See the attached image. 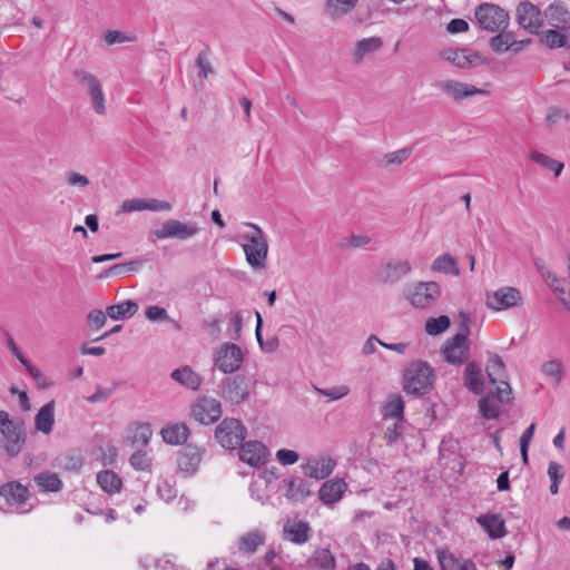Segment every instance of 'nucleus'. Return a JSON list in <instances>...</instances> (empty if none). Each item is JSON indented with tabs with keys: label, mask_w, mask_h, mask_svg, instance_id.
<instances>
[{
	"label": "nucleus",
	"mask_w": 570,
	"mask_h": 570,
	"mask_svg": "<svg viewBox=\"0 0 570 570\" xmlns=\"http://www.w3.org/2000/svg\"><path fill=\"white\" fill-rule=\"evenodd\" d=\"M24 368L29 373V375L37 381L39 387L47 389L49 386L47 377L42 375L41 371L38 367H36L29 362L27 365H24Z\"/></svg>",
	"instance_id": "338daca9"
},
{
	"label": "nucleus",
	"mask_w": 570,
	"mask_h": 570,
	"mask_svg": "<svg viewBox=\"0 0 570 570\" xmlns=\"http://www.w3.org/2000/svg\"><path fill=\"white\" fill-rule=\"evenodd\" d=\"M546 16L549 23L558 29H566L570 24V12L561 3H551L546 10Z\"/></svg>",
	"instance_id": "c85d7f7f"
},
{
	"label": "nucleus",
	"mask_w": 570,
	"mask_h": 570,
	"mask_svg": "<svg viewBox=\"0 0 570 570\" xmlns=\"http://www.w3.org/2000/svg\"><path fill=\"white\" fill-rule=\"evenodd\" d=\"M543 41L550 49L562 48L567 43V36L554 29H549L543 35Z\"/></svg>",
	"instance_id": "5fc2aeb1"
},
{
	"label": "nucleus",
	"mask_w": 570,
	"mask_h": 570,
	"mask_svg": "<svg viewBox=\"0 0 570 570\" xmlns=\"http://www.w3.org/2000/svg\"><path fill=\"white\" fill-rule=\"evenodd\" d=\"M130 465L137 471H149L151 468V458L144 450H137L129 458Z\"/></svg>",
	"instance_id": "603ef678"
},
{
	"label": "nucleus",
	"mask_w": 570,
	"mask_h": 570,
	"mask_svg": "<svg viewBox=\"0 0 570 570\" xmlns=\"http://www.w3.org/2000/svg\"><path fill=\"white\" fill-rule=\"evenodd\" d=\"M436 87L456 101L474 96L488 95V91L484 89L456 80L440 81L436 83Z\"/></svg>",
	"instance_id": "dca6fc26"
},
{
	"label": "nucleus",
	"mask_w": 570,
	"mask_h": 570,
	"mask_svg": "<svg viewBox=\"0 0 570 570\" xmlns=\"http://www.w3.org/2000/svg\"><path fill=\"white\" fill-rule=\"evenodd\" d=\"M247 429L237 419H224L215 430L217 442L227 450H235L246 438Z\"/></svg>",
	"instance_id": "39448f33"
},
{
	"label": "nucleus",
	"mask_w": 570,
	"mask_h": 570,
	"mask_svg": "<svg viewBox=\"0 0 570 570\" xmlns=\"http://www.w3.org/2000/svg\"><path fill=\"white\" fill-rule=\"evenodd\" d=\"M170 377L175 382L190 390H198L202 384V377L189 366H184L173 371Z\"/></svg>",
	"instance_id": "c756f323"
},
{
	"label": "nucleus",
	"mask_w": 570,
	"mask_h": 570,
	"mask_svg": "<svg viewBox=\"0 0 570 570\" xmlns=\"http://www.w3.org/2000/svg\"><path fill=\"white\" fill-rule=\"evenodd\" d=\"M443 56L461 69L470 68L473 63L472 56L468 55L465 49H449L443 52Z\"/></svg>",
	"instance_id": "a18cd8bd"
},
{
	"label": "nucleus",
	"mask_w": 570,
	"mask_h": 570,
	"mask_svg": "<svg viewBox=\"0 0 570 570\" xmlns=\"http://www.w3.org/2000/svg\"><path fill=\"white\" fill-rule=\"evenodd\" d=\"M153 435V431L149 423H139L134 432L132 435L128 438V442L131 446H138V448H145Z\"/></svg>",
	"instance_id": "a19ab883"
},
{
	"label": "nucleus",
	"mask_w": 570,
	"mask_h": 570,
	"mask_svg": "<svg viewBox=\"0 0 570 570\" xmlns=\"http://www.w3.org/2000/svg\"><path fill=\"white\" fill-rule=\"evenodd\" d=\"M191 415L202 424H212L222 416L220 402L213 397H200L193 405Z\"/></svg>",
	"instance_id": "9b49d317"
},
{
	"label": "nucleus",
	"mask_w": 570,
	"mask_h": 570,
	"mask_svg": "<svg viewBox=\"0 0 570 570\" xmlns=\"http://www.w3.org/2000/svg\"><path fill=\"white\" fill-rule=\"evenodd\" d=\"M461 330L452 338L448 340L441 348L443 358L452 365L463 364L470 352V318L466 314L460 313Z\"/></svg>",
	"instance_id": "f03ea898"
},
{
	"label": "nucleus",
	"mask_w": 570,
	"mask_h": 570,
	"mask_svg": "<svg viewBox=\"0 0 570 570\" xmlns=\"http://www.w3.org/2000/svg\"><path fill=\"white\" fill-rule=\"evenodd\" d=\"M441 296V286L436 282H420L410 296L411 304L416 308L431 306Z\"/></svg>",
	"instance_id": "ddd939ff"
},
{
	"label": "nucleus",
	"mask_w": 570,
	"mask_h": 570,
	"mask_svg": "<svg viewBox=\"0 0 570 570\" xmlns=\"http://www.w3.org/2000/svg\"><path fill=\"white\" fill-rule=\"evenodd\" d=\"M476 522L484 529L491 539H501L508 531L504 521L498 514H483L476 518Z\"/></svg>",
	"instance_id": "b1692460"
},
{
	"label": "nucleus",
	"mask_w": 570,
	"mask_h": 570,
	"mask_svg": "<svg viewBox=\"0 0 570 570\" xmlns=\"http://www.w3.org/2000/svg\"><path fill=\"white\" fill-rule=\"evenodd\" d=\"M534 265L540 273L541 277L549 284L550 288L554 293L564 294V289L561 286V281L549 269L546 267L543 261L541 258H537L534 261Z\"/></svg>",
	"instance_id": "37998d69"
},
{
	"label": "nucleus",
	"mask_w": 570,
	"mask_h": 570,
	"mask_svg": "<svg viewBox=\"0 0 570 570\" xmlns=\"http://www.w3.org/2000/svg\"><path fill=\"white\" fill-rule=\"evenodd\" d=\"M463 380L465 386L474 394H480L484 387V377L481 366L474 361L469 362L464 368Z\"/></svg>",
	"instance_id": "a878e982"
},
{
	"label": "nucleus",
	"mask_w": 570,
	"mask_h": 570,
	"mask_svg": "<svg viewBox=\"0 0 570 570\" xmlns=\"http://www.w3.org/2000/svg\"><path fill=\"white\" fill-rule=\"evenodd\" d=\"M87 318L91 330H100L107 321L106 314L101 309L90 311Z\"/></svg>",
	"instance_id": "052dcab7"
},
{
	"label": "nucleus",
	"mask_w": 570,
	"mask_h": 570,
	"mask_svg": "<svg viewBox=\"0 0 570 570\" xmlns=\"http://www.w3.org/2000/svg\"><path fill=\"white\" fill-rule=\"evenodd\" d=\"M336 466V462L328 455L309 458L303 465V473L311 479L324 480L330 476Z\"/></svg>",
	"instance_id": "2eb2a0df"
},
{
	"label": "nucleus",
	"mask_w": 570,
	"mask_h": 570,
	"mask_svg": "<svg viewBox=\"0 0 570 570\" xmlns=\"http://www.w3.org/2000/svg\"><path fill=\"white\" fill-rule=\"evenodd\" d=\"M157 493L159 498L166 502L173 501L177 497L175 482L170 479H161L157 484Z\"/></svg>",
	"instance_id": "3c124183"
},
{
	"label": "nucleus",
	"mask_w": 570,
	"mask_h": 570,
	"mask_svg": "<svg viewBox=\"0 0 570 570\" xmlns=\"http://www.w3.org/2000/svg\"><path fill=\"white\" fill-rule=\"evenodd\" d=\"M199 232L195 225L185 224L177 219H168L163 223L159 229L154 232L157 239L177 238L185 240L194 237Z\"/></svg>",
	"instance_id": "9d476101"
},
{
	"label": "nucleus",
	"mask_w": 570,
	"mask_h": 570,
	"mask_svg": "<svg viewBox=\"0 0 570 570\" xmlns=\"http://www.w3.org/2000/svg\"><path fill=\"white\" fill-rule=\"evenodd\" d=\"M432 271L453 276H459L460 274L456 261L451 254L448 253L438 256L433 261Z\"/></svg>",
	"instance_id": "e433bc0d"
},
{
	"label": "nucleus",
	"mask_w": 570,
	"mask_h": 570,
	"mask_svg": "<svg viewBox=\"0 0 570 570\" xmlns=\"http://www.w3.org/2000/svg\"><path fill=\"white\" fill-rule=\"evenodd\" d=\"M383 46V41L380 37H370L364 38L356 42L354 51H353V60L355 63H360L363 61L365 56L376 52Z\"/></svg>",
	"instance_id": "cd10ccee"
},
{
	"label": "nucleus",
	"mask_w": 570,
	"mask_h": 570,
	"mask_svg": "<svg viewBox=\"0 0 570 570\" xmlns=\"http://www.w3.org/2000/svg\"><path fill=\"white\" fill-rule=\"evenodd\" d=\"M542 372L550 376L554 384H559L563 376V365L559 360H551L542 365Z\"/></svg>",
	"instance_id": "864d4df0"
},
{
	"label": "nucleus",
	"mask_w": 570,
	"mask_h": 570,
	"mask_svg": "<svg viewBox=\"0 0 570 570\" xmlns=\"http://www.w3.org/2000/svg\"><path fill=\"white\" fill-rule=\"evenodd\" d=\"M382 414L385 419H403L404 401L401 395H391L383 405Z\"/></svg>",
	"instance_id": "58836bf2"
},
{
	"label": "nucleus",
	"mask_w": 570,
	"mask_h": 570,
	"mask_svg": "<svg viewBox=\"0 0 570 570\" xmlns=\"http://www.w3.org/2000/svg\"><path fill=\"white\" fill-rule=\"evenodd\" d=\"M138 304L135 301L128 299L119 304L108 306L106 314L112 320L130 318L138 312Z\"/></svg>",
	"instance_id": "473e14b6"
},
{
	"label": "nucleus",
	"mask_w": 570,
	"mask_h": 570,
	"mask_svg": "<svg viewBox=\"0 0 570 570\" xmlns=\"http://www.w3.org/2000/svg\"><path fill=\"white\" fill-rule=\"evenodd\" d=\"M404 389L414 396L428 394L433 389L434 371L423 361L413 362L404 375Z\"/></svg>",
	"instance_id": "7ed1b4c3"
},
{
	"label": "nucleus",
	"mask_w": 570,
	"mask_h": 570,
	"mask_svg": "<svg viewBox=\"0 0 570 570\" xmlns=\"http://www.w3.org/2000/svg\"><path fill=\"white\" fill-rule=\"evenodd\" d=\"M298 458V453L294 450L281 449L276 452V459L283 465H292L297 462Z\"/></svg>",
	"instance_id": "680f3d73"
},
{
	"label": "nucleus",
	"mask_w": 570,
	"mask_h": 570,
	"mask_svg": "<svg viewBox=\"0 0 570 570\" xmlns=\"http://www.w3.org/2000/svg\"><path fill=\"white\" fill-rule=\"evenodd\" d=\"M90 99H91L92 108L96 111V114L105 115L106 114V105H105L106 99H105V94L102 91V88L92 92L90 95Z\"/></svg>",
	"instance_id": "e2e57ef3"
},
{
	"label": "nucleus",
	"mask_w": 570,
	"mask_h": 570,
	"mask_svg": "<svg viewBox=\"0 0 570 570\" xmlns=\"http://www.w3.org/2000/svg\"><path fill=\"white\" fill-rule=\"evenodd\" d=\"M451 325V320L448 315H440L439 317H431L425 323V331L429 335L436 336L445 332Z\"/></svg>",
	"instance_id": "de8ad7c7"
},
{
	"label": "nucleus",
	"mask_w": 570,
	"mask_h": 570,
	"mask_svg": "<svg viewBox=\"0 0 570 570\" xmlns=\"http://www.w3.org/2000/svg\"><path fill=\"white\" fill-rule=\"evenodd\" d=\"M309 527L306 522L299 521L287 530L291 541L296 544L305 543L309 538Z\"/></svg>",
	"instance_id": "8fccbe9b"
},
{
	"label": "nucleus",
	"mask_w": 570,
	"mask_h": 570,
	"mask_svg": "<svg viewBox=\"0 0 570 570\" xmlns=\"http://www.w3.org/2000/svg\"><path fill=\"white\" fill-rule=\"evenodd\" d=\"M475 19L479 27L490 32L505 30L509 26V13L493 3H482L475 9Z\"/></svg>",
	"instance_id": "20e7f679"
},
{
	"label": "nucleus",
	"mask_w": 570,
	"mask_h": 570,
	"mask_svg": "<svg viewBox=\"0 0 570 570\" xmlns=\"http://www.w3.org/2000/svg\"><path fill=\"white\" fill-rule=\"evenodd\" d=\"M173 205L169 202L159 200L156 198L146 199L145 210L151 212H169Z\"/></svg>",
	"instance_id": "69168bd1"
},
{
	"label": "nucleus",
	"mask_w": 570,
	"mask_h": 570,
	"mask_svg": "<svg viewBox=\"0 0 570 570\" xmlns=\"http://www.w3.org/2000/svg\"><path fill=\"white\" fill-rule=\"evenodd\" d=\"M55 424V401L46 403L36 414V429L45 434L52 431Z\"/></svg>",
	"instance_id": "bb28decb"
},
{
	"label": "nucleus",
	"mask_w": 570,
	"mask_h": 570,
	"mask_svg": "<svg viewBox=\"0 0 570 570\" xmlns=\"http://www.w3.org/2000/svg\"><path fill=\"white\" fill-rule=\"evenodd\" d=\"M265 542V535L261 530H254L243 534L238 539V549L244 553L252 554Z\"/></svg>",
	"instance_id": "72a5a7b5"
},
{
	"label": "nucleus",
	"mask_w": 570,
	"mask_h": 570,
	"mask_svg": "<svg viewBox=\"0 0 570 570\" xmlns=\"http://www.w3.org/2000/svg\"><path fill=\"white\" fill-rule=\"evenodd\" d=\"M220 387L223 399L233 404H240L249 396L248 384L246 377L243 375L224 379Z\"/></svg>",
	"instance_id": "6e6552de"
},
{
	"label": "nucleus",
	"mask_w": 570,
	"mask_h": 570,
	"mask_svg": "<svg viewBox=\"0 0 570 570\" xmlns=\"http://www.w3.org/2000/svg\"><path fill=\"white\" fill-rule=\"evenodd\" d=\"M229 330L232 332L230 337L238 340L243 330V316L240 312H234L229 314Z\"/></svg>",
	"instance_id": "13d9d810"
},
{
	"label": "nucleus",
	"mask_w": 570,
	"mask_h": 570,
	"mask_svg": "<svg viewBox=\"0 0 570 570\" xmlns=\"http://www.w3.org/2000/svg\"><path fill=\"white\" fill-rule=\"evenodd\" d=\"M284 482L286 484L285 497L292 503L303 502L312 494L308 482L302 478H291Z\"/></svg>",
	"instance_id": "4be33fe9"
},
{
	"label": "nucleus",
	"mask_w": 570,
	"mask_h": 570,
	"mask_svg": "<svg viewBox=\"0 0 570 570\" xmlns=\"http://www.w3.org/2000/svg\"><path fill=\"white\" fill-rule=\"evenodd\" d=\"M413 153V147H405L392 153L384 154L381 159L377 160L380 167H389L392 165H401L410 158Z\"/></svg>",
	"instance_id": "ea45409f"
},
{
	"label": "nucleus",
	"mask_w": 570,
	"mask_h": 570,
	"mask_svg": "<svg viewBox=\"0 0 570 570\" xmlns=\"http://www.w3.org/2000/svg\"><path fill=\"white\" fill-rule=\"evenodd\" d=\"M4 438V450L10 456H17L23 448L26 435L17 423L0 431Z\"/></svg>",
	"instance_id": "aec40b11"
},
{
	"label": "nucleus",
	"mask_w": 570,
	"mask_h": 570,
	"mask_svg": "<svg viewBox=\"0 0 570 570\" xmlns=\"http://www.w3.org/2000/svg\"><path fill=\"white\" fill-rule=\"evenodd\" d=\"M498 35L491 38L490 46L495 52H504L511 48L512 32L505 30L497 31Z\"/></svg>",
	"instance_id": "09e8293b"
},
{
	"label": "nucleus",
	"mask_w": 570,
	"mask_h": 570,
	"mask_svg": "<svg viewBox=\"0 0 570 570\" xmlns=\"http://www.w3.org/2000/svg\"><path fill=\"white\" fill-rule=\"evenodd\" d=\"M164 442L170 445H183L190 435V430L185 423L167 425L160 431Z\"/></svg>",
	"instance_id": "393cba45"
},
{
	"label": "nucleus",
	"mask_w": 570,
	"mask_h": 570,
	"mask_svg": "<svg viewBox=\"0 0 570 570\" xmlns=\"http://www.w3.org/2000/svg\"><path fill=\"white\" fill-rule=\"evenodd\" d=\"M204 451L193 444H186L178 454L177 464L180 471L193 474L202 462Z\"/></svg>",
	"instance_id": "a211bd4d"
},
{
	"label": "nucleus",
	"mask_w": 570,
	"mask_h": 570,
	"mask_svg": "<svg viewBox=\"0 0 570 570\" xmlns=\"http://www.w3.org/2000/svg\"><path fill=\"white\" fill-rule=\"evenodd\" d=\"M307 564L312 570H335V558L328 549H318Z\"/></svg>",
	"instance_id": "7c9ffc66"
},
{
	"label": "nucleus",
	"mask_w": 570,
	"mask_h": 570,
	"mask_svg": "<svg viewBox=\"0 0 570 570\" xmlns=\"http://www.w3.org/2000/svg\"><path fill=\"white\" fill-rule=\"evenodd\" d=\"M412 265L407 259H391L377 271V278L384 284H394L410 274Z\"/></svg>",
	"instance_id": "4468645a"
},
{
	"label": "nucleus",
	"mask_w": 570,
	"mask_h": 570,
	"mask_svg": "<svg viewBox=\"0 0 570 570\" xmlns=\"http://www.w3.org/2000/svg\"><path fill=\"white\" fill-rule=\"evenodd\" d=\"M346 489L347 484L344 479L333 478L321 485L318 490V498L324 504L331 505L342 499Z\"/></svg>",
	"instance_id": "6ab92c4d"
},
{
	"label": "nucleus",
	"mask_w": 570,
	"mask_h": 570,
	"mask_svg": "<svg viewBox=\"0 0 570 570\" xmlns=\"http://www.w3.org/2000/svg\"><path fill=\"white\" fill-rule=\"evenodd\" d=\"M436 557L442 570H478L472 560L456 557L448 550H438Z\"/></svg>",
	"instance_id": "412c9836"
},
{
	"label": "nucleus",
	"mask_w": 570,
	"mask_h": 570,
	"mask_svg": "<svg viewBox=\"0 0 570 570\" xmlns=\"http://www.w3.org/2000/svg\"><path fill=\"white\" fill-rule=\"evenodd\" d=\"M522 302V295L515 287H501L487 294V306L494 311L508 309L518 306Z\"/></svg>",
	"instance_id": "1a4fd4ad"
},
{
	"label": "nucleus",
	"mask_w": 570,
	"mask_h": 570,
	"mask_svg": "<svg viewBox=\"0 0 570 570\" xmlns=\"http://www.w3.org/2000/svg\"><path fill=\"white\" fill-rule=\"evenodd\" d=\"M239 460L250 466H259L264 464L268 456L266 445L259 441H248L239 445Z\"/></svg>",
	"instance_id": "f3484780"
},
{
	"label": "nucleus",
	"mask_w": 570,
	"mask_h": 570,
	"mask_svg": "<svg viewBox=\"0 0 570 570\" xmlns=\"http://www.w3.org/2000/svg\"><path fill=\"white\" fill-rule=\"evenodd\" d=\"M315 391L317 394L327 396L332 401L340 400L350 393V389L346 385H338L331 389L315 387Z\"/></svg>",
	"instance_id": "4d7b16f0"
},
{
	"label": "nucleus",
	"mask_w": 570,
	"mask_h": 570,
	"mask_svg": "<svg viewBox=\"0 0 570 570\" xmlns=\"http://www.w3.org/2000/svg\"><path fill=\"white\" fill-rule=\"evenodd\" d=\"M517 21L525 31L537 35L542 26L541 12L532 2L522 1L517 7Z\"/></svg>",
	"instance_id": "f8f14e48"
},
{
	"label": "nucleus",
	"mask_w": 570,
	"mask_h": 570,
	"mask_svg": "<svg viewBox=\"0 0 570 570\" xmlns=\"http://www.w3.org/2000/svg\"><path fill=\"white\" fill-rule=\"evenodd\" d=\"M485 370L490 382L497 385V397L500 401H510L512 390L503 360L499 355L492 354Z\"/></svg>",
	"instance_id": "423d86ee"
},
{
	"label": "nucleus",
	"mask_w": 570,
	"mask_h": 570,
	"mask_svg": "<svg viewBox=\"0 0 570 570\" xmlns=\"http://www.w3.org/2000/svg\"><path fill=\"white\" fill-rule=\"evenodd\" d=\"M105 40L108 45L121 43L126 41H131L132 39L126 36L124 32L118 30H109L105 35Z\"/></svg>",
	"instance_id": "774afa93"
},
{
	"label": "nucleus",
	"mask_w": 570,
	"mask_h": 570,
	"mask_svg": "<svg viewBox=\"0 0 570 570\" xmlns=\"http://www.w3.org/2000/svg\"><path fill=\"white\" fill-rule=\"evenodd\" d=\"M97 483L107 493L114 494L120 491L122 481L119 475L111 470H104L97 474Z\"/></svg>",
	"instance_id": "f704fd0d"
},
{
	"label": "nucleus",
	"mask_w": 570,
	"mask_h": 570,
	"mask_svg": "<svg viewBox=\"0 0 570 570\" xmlns=\"http://www.w3.org/2000/svg\"><path fill=\"white\" fill-rule=\"evenodd\" d=\"M73 77L79 82V85H81L82 87H85L87 89L89 96L92 92L101 89V85H100L99 80L97 79V77L88 71L75 70Z\"/></svg>",
	"instance_id": "49530a36"
},
{
	"label": "nucleus",
	"mask_w": 570,
	"mask_h": 570,
	"mask_svg": "<svg viewBox=\"0 0 570 570\" xmlns=\"http://www.w3.org/2000/svg\"><path fill=\"white\" fill-rule=\"evenodd\" d=\"M358 0H326L325 11L331 18H337L352 11Z\"/></svg>",
	"instance_id": "4c0bfd02"
},
{
	"label": "nucleus",
	"mask_w": 570,
	"mask_h": 570,
	"mask_svg": "<svg viewBox=\"0 0 570 570\" xmlns=\"http://www.w3.org/2000/svg\"><path fill=\"white\" fill-rule=\"evenodd\" d=\"M245 226L253 229L252 233L244 234L242 247L246 255V261L254 269H262L266 266L268 254V243L265 233L254 223H244Z\"/></svg>",
	"instance_id": "f257e3e1"
},
{
	"label": "nucleus",
	"mask_w": 570,
	"mask_h": 570,
	"mask_svg": "<svg viewBox=\"0 0 570 570\" xmlns=\"http://www.w3.org/2000/svg\"><path fill=\"white\" fill-rule=\"evenodd\" d=\"M530 158L538 165L553 171L557 177L561 175V173L564 168L563 163L556 160V159H553L542 153L535 151V150L531 151Z\"/></svg>",
	"instance_id": "c03bdc74"
},
{
	"label": "nucleus",
	"mask_w": 570,
	"mask_h": 570,
	"mask_svg": "<svg viewBox=\"0 0 570 570\" xmlns=\"http://www.w3.org/2000/svg\"><path fill=\"white\" fill-rule=\"evenodd\" d=\"M146 199L142 198H132L127 199L121 204L120 212L121 213H131L136 210H145Z\"/></svg>",
	"instance_id": "0e129e2a"
},
{
	"label": "nucleus",
	"mask_w": 570,
	"mask_h": 570,
	"mask_svg": "<svg viewBox=\"0 0 570 570\" xmlns=\"http://www.w3.org/2000/svg\"><path fill=\"white\" fill-rule=\"evenodd\" d=\"M33 481L45 492H58L63 485L58 474L51 472H41L35 475Z\"/></svg>",
	"instance_id": "c9c22d12"
},
{
	"label": "nucleus",
	"mask_w": 570,
	"mask_h": 570,
	"mask_svg": "<svg viewBox=\"0 0 570 570\" xmlns=\"http://www.w3.org/2000/svg\"><path fill=\"white\" fill-rule=\"evenodd\" d=\"M243 351L235 343H227L223 345L217 352L215 366L223 373H235L243 364Z\"/></svg>",
	"instance_id": "0eeeda50"
},
{
	"label": "nucleus",
	"mask_w": 570,
	"mask_h": 570,
	"mask_svg": "<svg viewBox=\"0 0 570 570\" xmlns=\"http://www.w3.org/2000/svg\"><path fill=\"white\" fill-rule=\"evenodd\" d=\"M56 465L66 471H78L82 466V458L80 454L68 451L56 458Z\"/></svg>",
	"instance_id": "79ce46f5"
},
{
	"label": "nucleus",
	"mask_w": 570,
	"mask_h": 570,
	"mask_svg": "<svg viewBox=\"0 0 570 570\" xmlns=\"http://www.w3.org/2000/svg\"><path fill=\"white\" fill-rule=\"evenodd\" d=\"M0 495L9 504H23L30 497V492L27 487L22 485L17 481L8 482L0 488Z\"/></svg>",
	"instance_id": "5701e85b"
},
{
	"label": "nucleus",
	"mask_w": 570,
	"mask_h": 570,
	"mask_svg": "<svg viewBox=\"0 0 570 570\" xmlns=\"http://www.w3.org/2000/svg\"><path fill=\"white\" fill-rule=\"evenodd\" d=\"M142 261H130L126 263H119L110 266L106 272L105 275H120L125 273H135L138 272L141 267Z\"/></svg>",
	"instance_id": "6e6d98bb"
},
{
	"label": "nucleus",
	"mask_w": 570,
	"mask_h": 570,
	"mask_svg": "<svg viewBox=\"0 0 570 570\" xmlns=\"http://www.w3.org/2000/svg\"><path fill=\"white\" fill-rule=\"evenodd\" d=\"M504 402L505 401H500L497 397V392L489 393L485 396H482L479 402V409H480L481 415L487 420L498 419L501 413V409H500L499 404L504 403Z\"/></svg>",
	"instance_id": "2f4dec72"
},
{
	"label": "nucleus",
	"mask_w": 570,
	"mask_h": 570,
	"mask_svg": "<svg viewBox=\"0 0 570 570\" xmlns=\"http://www.w3.org/2000/svg\"><path fill=\"white\" fill-rule=\"evenodd\" d=\"M145 314L149 321H154V322H157V321L167 322L170 320L167 311L164 307H160L157 305L148 306L146 308Z\"/></svg>",
	"instance_id": "bf43d9fd"
}]
</instances>
